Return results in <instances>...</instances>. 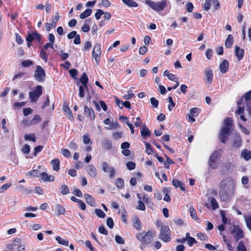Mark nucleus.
Returning <instances> with one entry per match:
<instances>
[{
	"instance_id": "nucleus-1",
	"label": "nucleus",
	"mask_w": 251,
	"mask_h": 251,
	"mask_svg": "<svg viewBox=\"0 0 251 251\" xmlns=\"http://www.w3.org/2000/svg\"><path fill=\"white\" fill-rule=\"evenodd\" d=\"M235 194V185L231 180L228 178L222 180L219 186V196L221 201H227L233 197Z\"/></svg>"
},
{
	"instance_id": "nucleus-2",
	"label": "nucleus",
	"mask_w": 251,
	"mask_h": 251,
	"mask_svg": "<svg viewBox=\"0 0 251 251\" xmlns=\"http://www.w3.org/2000/svg\"><path fill=\"white\" fill-rule=\"evenodd\" d=\"M233 122L231 118H226L224 120V126L221 128L219 134V138L222 143H226V141L228 139V136L232 132Z\"/></svg>"
},
{
	"instance_id": "nucleus-3",
	"label": "nucleus",
	"mask_w": 251,
	"mask_h": 251,
	"mask_svg": "<svg viewBox=\"0 0 251 251\" xmlns=\"http://www.w3.org/2000/svg\"><path fill=\"white\" fill-rule=\"evenodd\" d=\"M155 235V231L148 230L147 232H139L136 235V239L141 243L150 244Z\"/></svg>"
},
{
	"instance_id": "nucleus-4",
	"label": "nucleus",
	"mask_w": 251,
	"mask_h": 251,
	"mask_svg": "<svg viewBox=\"0 0 251 251\" xmlns=\"http://www.w3.org/2000/svg\"><path fill=\"white\" fill-rule=\"evenodd\" d=\"M145 3L149 5L152 10L156 12L163 10L167 6L166 0H161L157 2L151 0H146Z\"/></svg>"
},
{
	"instance_id": "nucleus-5",
	"label": "nucleus",
	"mask_w": 251,
	"mask_h": 251,
	"mask_svg": "<svg viewBox=\"0 0 251 251\" xmlns=\"http://www.w3.org/2000/svg\"><path fill=\"white\" fill-rule=\"evenodd\" d=\"M171 232L167 226H162L160 228L159 238L164 242H169L171 240Z\"/></svg>"
},
{
	"instance_id": "nucleus-6",
	"label": "nucleus",
	"mask_w": 251,
	"mask_h": 251,
	"mask_svg": "<svg viewBox=\"0 0 251 251\" xmlns=\"http://www.w3.org/2000/svg\"><path fill=\"white\" fill-rule=\"evenodd\" d=\"M42 94V86L41 85L37 86L33 91L29 93V97L31 102H36L40 96Z\"/></svg>"
},
{
	"instance_id": "nucleus-7",
	"label": "nucleus",
	"mask_w": 251,
	"mask_h": 251,
	"mask_svg": "<svg viewBox=\"0 0 251 251\" xmlns=\"http://www.w3.org/2000/svg\"><path fill=\"white\" fill-rule=\"evenodd\" d=\"M46 73L42 67L39 65L36 66L34 71V77L38 82H43L45 80Z\"/></svg>"
},
{
	"instance_id": "nucleus-8",
	"label": "nucleus",
	"mask_w": 251,
	"mask_h": 251,
	"mask_svg": "<svg viewBox=\"0 0 251 251\" xmlns=\"http://www.w3.org/2000/svg\"><path fill=\"white\" fill-rule=\"evenodd\" d=\"M101 54L100 45L99 43H96L95 44L93 51L92 56L95 59V61L97 64H100V57Z\"/></svg>"
},
{
	"instance_id": "nucleus-9",
	"label": "nucleus",
	"mask_w": 251,
	"mask_h": 251,
	"mask_svg": "<svg viewBox=\"0 0 251 251\" xmlns=\"http://www.w3.org/2000/svg\"><path fill=\"white\" fill-rule=\"evenodd\" d=\"M34 40L40 41L41 40L40 34L36 31L32 32L31 33H28L26 37V41H27V45L28 47H30L31 46V43Z\"/></svg>"
},
{
	"instance_id": "nucleus-10",
	"label": "nucleus",
	"mask_w": 251,
	"mask_h": 251,
	"mask_svg": "<svg viewBox=\"0 0 251 251\" xmlns=\"http://www.w3.org/2000/svg\"><path fill=\"white\" fill-rule=\"evenodd\" d=\"M220 155L219 151H214L210 155L208 163L209 166L213 169H215L217 168V165L216 163V160L218 158Z\"/></svg>"
},
{
	"instance_id": "nucleus-11",
	"label": "nucleus",
	"mask_w": 251,
	"mask_h": 251,
	"mask_svg": "<svg viewBox=\"0 0 251 251\" xmlns=\"http://www.w3.org/2000/svg\"><path fill=\"white\" fill-rule=\"evenodd\" d=\"M231 233L234 234L236 242L244 237V232L239 226H234Z\"/></svg>"
},
{
	"instance_id": "nucleus-12",
	"label": "nucleus",
	"mask_w": 251,
	"mask_h": 251,
	"mask_svg": "<svg viewBox=\"0 0 251 251\" xmlns=\"http://www.w3.org/2000/svg\"><path fill=\"white\" fill-rule=\"evenodd\" d=\"M84 115L91 121H94L95 119L96 116L94 110L87 105L84 106Z\"/></svg>"
},
{
	"instance_id": "nucleus-13",
	"label": "nucleus",
	"mask_w": 251,
	"mask_h": 251,
	"mask_svg": "<svg viewBox=\"0 0 251 251\" xmlns=\"http://www.w3.org/2000/svg\"><path fill=\"white\" fill-rule=\"evenodd\" d=\"M102 170L105 173L109 172V177L110 178H113L115 176V170L108 165V164L105 162H103L102 163Z\"/></svg>"
},
{
	"instance_id": "nucleus-14",
	"label": "nucleus",
	"mask_w": 251,
	"mask_h": 251,
	"mask_svg": "<svg viewBox=\"0 0 251 251\" xmlns=\"http://www.w3.org/2000/svg\"><path fill=\"white\" fill-rule=\"evenodd\" d=\"M63 110L64 112V114L68 116V119L70 121H73L74 117L73 116V112L70 109L69 104L65 101L63 103Z\"/></svg>"
},
{
	"instance_id": "nucleus-15",
	"label": "nucleus",
	"mask_w": 251,
	"mask_h": 251,
	"mask_svg": "<svg viewBox=\"0 0 251 251\" xmlns=\"http://www.w3.org/2000/svg\"><path fill=\"white\" fill-rule=\"evenodd\" d=\"M204 74L205 75V81L208 84H211L212 82L213 76L212 70L210 69H206Z\"/></svg>"
},
{
	"instance_id": "nucleus-16",
	"label": "nucleus",
	"mask_w": 251,
	"mask_h": 251,
	"mask_svg": "<svg viewBox=\"0 0 251 251\" xmlns=\"http://www.w3.org/2000/svg\"><path fill=\"white\" fill-rule=\"evenodd\" d=\"M86 171L92 177L94 178L97 176V169L93 165H88L86 167Z\"/></svg>"
},
{
	"instance_id": "nucleus-17",
	"label": "nucleus",
	"mask_w": 251,
	"mask_h": 251,
	"mask_svg": "<svg viewBox=\"0 0 251 251\" xmlns=\"http://www.w3.org/2000/svg\"><path fill=\"white\" fill-rule=\"evenodd\" d=\"M40 176L41 180L44 181L53 182L54 180V176L52 175H49L46 172H42Z\"/></svg>"
},
{
	"instance_id": "nucleus-18",
	"label": "nucleus",
	"mask_w": 251,
	"mask_h": 251,
	"mask_svg": "<svg viewBox=\"0 0 251 251\" xmlns=\"http://www.w3.org/2000/svg\"><path fill=\"white\" fill-rule=\"evenodd\" d=\"M220 72L222 74L226 73L228 70L229 68V63L226 59L223 60L222 62L220 64Z\"/></svg>"
},
{
	"instance_id": "nucleus-19",
	"label": "nucleus",
	"mask_w": 251,
	"mask_h": 251,
	"mask_svg": "<svg viewBox=\"0 0 251 251\" xmlns=\"http://www.w3.org/2000/svg\"><path fill=\"white\" fill-rule=\"evenodd\" d=\"M133 226L137 230H141L142 229V223L137 216H135L132 219Z\"/></svg>"
},
{
	"instance_id": "nucleus-20",
	"label": "nucleus",
	"mask_w": 251,
	"mask_h": 251,
	"mask_svg": "<svg viewBox=\"0 0 251 251\" xmlns=\"http://www.w3.org/2000/svg\"><path fill=\"white\" fill-rule=\"evenodd\" d=\"M41 120H42V119L41 118V117L39 115H34L33 119L30 121L29 124H27V122H28L27 121H26V122L25 121H24L23 123L25 125L29 126L31 125H36L38 123L40 122Z\"/></svg>"
},
{
	"instance_id": "nucleus-21",
	"label": "nucleus",
	"mask_w": 251,
	"mask_h": 251,
	"mask_svg": "<svg viewBox=\"0 0 251 251\" xmlns=\"http://www.w3.org/2000/svg\"><path fill=\"white\" fill-rule=\"evenodd\" d=\"M235 54L238 60H241L244 56V50L236 46L235 48Z\"/></svg>"
},
{
	"instance_id": "nucleus-22",
	"label": "nucleus",
	"mask_w": 251,
	"mask_h": 251,
	"mask_svg": "<svg viewBox=\"0 0 251 251\" xmlns=\"http://www.w3.org/2000/svg\"><path fill=\"white\" fill-rule=\"evenodd\" d=\"M84 197L87 203L88 204L94 207L96 206V202L95 201V199L92 195L88 194H86L84 195Z\"/></svg>"
},
{
	"instance_id": "nucleus-23",
	"label": "nucleus",
	"mask_w": 251,
	"mask_h": 251,
	"mask_svg": "<svg viewBox=\"0 0 251 251\" xmlns=\"http://www.w3.org/2000/svg\"><path fill=\"white\" fill-rule=\"evenodd\" d=\"M141 134L143 138L146 139L147 137L150 136L151 132L146 126L144 125L141 130Z\"/></svg>"
},
{
	"instance_id": "nucleus-24",
	"label": "nucleus",
	"mask_w": 251,
	"mask_h": 251,
	"mask_svg": "<svg viewBox=\"0 0 251 251\" xmlns=\"http://www.w3.org/2000/svg\"><path fill=\"white\" fill-rule=\"evenodd\" d=\"M172 184L176 188L179 187L182 191L185 190L184 184L180 180L173 179L172 180Z\"/></svg>"
},
{
	"instance_id": "nucleus-25",
	"label": "nucleus",
	"mask_w": 251,
	"mask_h": 251,
	"mask_svg": "<svg viewBox=\"0 0 251 251\" xmlns=\"http://www.w3.org/2000/svg\"><path fill=\"white\" fill-rule=\"evenodd\" d=\"M50 163L52 166L53 170L58 171L60 169V160L58 158H55L51 161Z\"/></svg>"
},
{
	"instance_id": "nucleus-26",
	"label": "nucleus",
	"mask_w": 251,
	"mask_h": 251,
	"mask_svg": "<svg viewBox=\"0 0 251 251\" xmlns=\"http://www.w3.org/2000/svg\"><path fill=\"white\" fill-rule=\"evenodd\" d=\"M234 42L233 38L231 34L228 35L226 41L225 46L226 48H231Z\"/></svg>"
},
{
	"instance_id": "nucleus-27",
	"label": "nucleus",
	"mask_w": 251,
	"mask_h": 251,
	"mask_svg": "<svg viewBox=\"0 0 251 251\" xmlns=\"http://www.w3.org/2000/svg\"><path fill=\"white\" fill-rule=\"evenodd\" d=\"M40 175V172L37 170H32L29 172H28L26 174V176H28V177H38Z\"/></svg>"
},
{
	"instance_id": "nucleus-28",
	"label": "nucleus",
	"mask_w": 251,
	"mask_h": 251,
	"mask_svg": "<svg viewBox=\"0 0 251 251\" xmlns=\"http://www.w3.org/2000/svg\"><path fill=\"white\" fill-rule=\"evenodd\" d=\"M242 155L246 160L251 159V151L244 149L242 151Z\"/></svg>"
},
{
	"instance_id": "nucleus-29",
	"label": "nucleus",
	"mask_w": 251,
	"mask_h": 251,
	"mask_svg": "<svg viewBox=\"0 0 251 251\" xmlns=\"http://www.w3.org/2000/svg\"><path fill=\"white\" fill-rule=\"evenodd\" d=\"M145 144L147 153L149 155L153 154L154 153V149L151 145L148 142H145Z\"/></svg>"
},
{
	"instance_id": "nucleus-30",
	"label": "nucleus",
	"mask_w": 251,
	"mask_h": 251,
	"mask_svg": "<svg viewBox=\"0 0 251 251\" xmlns=\"http://www.w3.org/2000/svg\"><path fill=\"white\" fill-rule=\"evenodd\" d=\"M89 79L87 74L85 73H84L81 75V77L79 78V81L81 83L82 85L88 84Z\"/></svg>"
},
{
	"instance_id": "nucleus-31",
	"label": "nucleus",
	"mask_w": 251,
	"mask_h": 251,
	"mask_svg": "<svg viewBox=\"0 0 251 251\" xmlns=\"http://www.w3.org/2000/svg\"><path fill=\"white\" fill-rule=\"evenodd\" d=\"M201 112V109L199 108L194 107L190 109V114L193 117H197L199 113Z\"/></svg>"
},
{
	"instance_id": "nucleus-32",
	"label": "nucleus",
	"mask_w": 251,
	"mask_h": 251,
	"mask_svg": "<svg viewBox=\"0 0 251 251\" xmlns=\"http://www.w3.org/2000/svg\"><path fill=\"white\" fill-rule=\"evenodd\" d=\"M123 2L129 7H136L138 3L133 0H122Z\"/></svg>"
},
{
	"instance_id": "nucleus-33",
	"label": "nucleus",
	"mask_w": 251,
	"mask_h": 251,
	"mask_svg": "<svg viewBox=\"0 0 251 251\" xmlns=\"http://www.w3.org/2000/svg\"><path fill=\"white\" fill-rule=\"evenodd\" d=\"M210 202L212 207V209L215 210L219 208V204L217 201L216 200L214 197H211L209 198Z\"/></svg>"
},
{
	"instance_id": "nucleus-34",
	"label": "nucleus",
	"mask_w": 251,
	"mask_h": 251,
	"mask_svg": "<svg viewBox=\"0 0 251 251\" xmlns=\"http://www.w3.org/2000/svg\"><path fill=\"white\" fill-rule=\"evenodd\" d=\"M25 140L28 141H32L35 142L36 137L34 134H25L24 137Z\"/></svg>"
},
{
	"instance_id": "nucleus-35",
	"label": "nucleus",
	"mask_w": 251,
	"mask_h": 251,
	"mask_svg": "<svg viewBox=\"0 0 251 251\" xmlns=\"http://www.w3.org/2000/svg\"><path fill=\"white\" fill-rule=\"evenodd\" d=\"M115 185L117 188L122 189L125 185L124 179L122 178H117L115 181Z\"/></svg>"
},
{
	"instance_id": "nucleus-36",
	"label": "nucleus",
	"mask_w": 251,
	"mask_h": 251,
	"mask_svg": "<svg viewBox=\"0 0 251 251\" xmlns=\"http://www.w3.org/2000/svg\"><path fill=\"white\" fill-rule=\"evenodd\" d=\"M92 10L91 9H87L84 12L81 13L80 15V18L84 19L89 16L92 13Z\"/></svg>"
},
{
	"instance_id": "nucleus-37",
	"label": "nucleus",
	"mask_w": 251,
	"mask_h": 251,
	"mask_svg": "<svg viewBox=\"0 0 251 251\" xmlns=\"http://www.w3.org/2000/svg\"><path fill=\"white\" fill-rule=\"evenodd\" d=\"M56 210L57 211V214L59 215L65 214L66 213V210L65 208L60 204L56 205L55 207Z\"/></svg>"
},
{
	"instance_id": "nucleus-38",
	"label": "nucleus",
	"mask_w": 251,
	"mask_h": 251,
	"mask_svg": "<svg viewBox=\"0 0 251 251\" xmlns=\"http://www.w3.org/2000/svg\"><path fill=\"white\" fill-rule=\"evenodd\" d=\"M58 243L61 245H63L66 246L69 245V241L68 240H64L62 239L60 236H57L55 238Z\"/></svg>"
},
{
	"instance_id": "nucleus-39",
	"label": "nucleus",
	"mask_w": 251,
	"mask_h": 251,
	"mask_svg": "<svg viewBox=\"0 0 251 251\" xmlns=\"http://www.w3.org/2000/svg\"><path fill=\"white\" fill-rule=\"evenodd\" d=\"M83 142L85 145H91L92 144V141H91L89 135L88 134H84L83 136Z\"/></svg>"
},
{
	"instance_id": "nucleus-40",
	"label": "nucleus",
	"mask_w": 251,
	"mask_h": 251,
	"mask_svg": "<svg viewBox=\"0 0 251 251\" xmlns=\"http://www.w3.org/2000/svg\"><path fill=\"white\" fill-rule=\"evenodd\" d=\"M61 193L62 195H67L70 193V190L67 185L63 184L60 188Z\"/></svg>"
},
{
	"instance_id": "nucleus-41",
	"label": "nucleus",
	"mask_w": 251,
	"mask_h": 251,
	"mask_svg": "<svg viewBox=\"0 0 251 251\" xmlns=\"http://www.w3.org/2000/svg\"><path fill=\"white\" fill-rule=\"evenodd\" d=\"M95 213L98 217L100 218H103L106 216L105 213L100 209H96Z\"/></svg>"
},
{
	"instance_id": "nucleus-42",
	"label": "nucleus",
	"mask_w": 251,
	"mask_h": 251,
	"mask_svg": "<svg viewBox=\"0 0 251 251\" xmlns=\"http://www.w3.org/2000/svg\"><path fill=\"white\" fill-rule=\"evenodd\" d=\"M33 62L30 60H25L22 62L21 65L24 68H26L32 65Z\"/></svg>"
},
{
	"instance_id": "nucleus-43",
	"label": "nucleus",
	"mask_w": 251,
	"mask_h": 251,
	"mask_svg": "<svg viewBox=\"0 0 251 251\" xmlns=\"http://www.w3.org/2000/svg\"><path fill=\"white\" fill-rule=\"evenodd\" d=\"M189 212L191 217L195 220H198L197 214L195 209L193 207L189 208Z\"/></svg>"
},
{
	"instance_id": "nucleus-44",
	"label": "nucleus",
	"mask_w": 251,
	"mask_h": 251,
	"mask_svg": "<svg viewBox=\"0 0 251 251\" xmlns=\"http://www.w3.org/2000/svg\"><path fill=\"white\" fill-rule=\"evenodd\" d=\"M111 5L110 2L108 0H102L99 3L100 7H103L105 8L109 7Z\"/></svg>"
},
{
	"instance_id": "nucleus-45",
	"label": "nucleus",
	"mask_w": 251,
	"mask_h": 251,
	"mask_svg": "<svg viewBox=\"0 0 251 251\" xmlns=\"http://www.w3.org/2000/svg\"><path fill=\"white\" fill-rule=\"evenodd\" d=\"M103 147L106 150H110L112 148V142L108 140H105L103 143Z\"/></svg>"
},
{
	"instance_id": "nucleus-46",
	"label": "nucleus",
	"mask_w": 251,
	"mask_h": 251,
	"mask_svg": "<svg viewBox=\"0 0 251 251\" xmlns=\"http://www.w3.org/2000/svg\"><path fill=\"white\" fill-rule=\"evenodd\" d=\"M168 101L170 103L168 105V109L170 111H172L173 108L175 106L176 103L173 101V98L172 97H168Z\"/></svg>"
},
{
	"instance_id": "nucleus-47",
	"label": "nucleus",
	"mask_w": 251,
	"mask_h": 251,
	"mask_svg": "<svg viewBox=\"0 0 251 251\" xmlns=\"http://www.w3.org/2000/svg\"><path fill=\"white\" fill-rule=\"evenodd\" d=\"M40 56L45 62H47L48 59V54L43 49H42L41 50Z\"/></svg>"
},
{
	"instance_id": "nucleus-48",
	"label": "nucleus",
	"mask_w": 251,
	"mask_h": 251,
	"mask_svg": "<svg viewBox=\"0 0 251 251\" xmlns=\"http://www.w3.org/2000/svg\"><path fill=\"white\" fill-rule=\"evenodd\" d=\"M212 0H205V2L203 6L205 11H207L210 9Z\"/></svg>"
},
{
	"instance_id": "nucleus-49",
	"label": "nucleus",
	"mask_w": 251,
	"mask_h": 251,
	"mask_svg": "<svg viewBox=\"0 0 251 251\" xmlns=\"http://www.w3.org/2000/svg\"><path fill=\"white\" fill-rule=\"evenodd\" d=\"M136 209L142 211H144L146 209V206L144 203L142 201H138V205L136 206Z\"/></svg>"
},
{
	"instance_id": "nucleus-50",
	"label": "nucleus",
	"mask_w": 251,
	"mask_h": 251,
	"mask_svg": "<svg viewBox=\"0 0 251 251\" xmlns=\"http://www.w3.org/2000/svg\"><path fill=\"white\" fill-rule=\"evenodd\" d=\"M150 101L152 105V107L157 108L158 105V100H156L154 97H151L150 99Z\"/></svg>"
},
{
	"instance_id": "nucleus-51",
	"label": "nucleus",
	"mask_w": 251,
	"mask_h": 251,
	"mask_svg": "<svg viewBox=\"0 0 251 251\" xmlns=\"http://www.w3.org/2000/svg\"><path fill=\"white\" fill-rule=\"evenodd\" d=\"M237 251H247L246 247L242 241L239 242L237 246Z\"/></svg>"
},
{
	"instance_id": "nucleus-52",
	"label": "nucleus",
	"mask_w": 251,
	"mask_h": 251,
	"mask_svg": "<svg viewBox=\"0 0 251 251\" xmlns=\"http://www.w3.org/2000/svg\"><path fill=\"white\" fill-rule=\"evenodd\" d=\"M11 185H12V184L11 183H6L2 185L0 187V193H3L5 190L7 189Z\"/></svg>"
},
{
	"instance_id": "nucleus-53",
	"label": "nucleus",
	"mask_w": 251,
	"mask_h": 251,
	"mask_svg": "<svg viewBox=\"0 0 251 251\" xmlns=\"http://www.w3.org/2000/svg\"><path fill=\"white\" fill-rule=\"evenodd\" d=\"M85 246L88 248L90 251H96L95 248L93 246L91 242L89 240H87L85 241Z\"/></svg>"
},
{
	"instance_id": "nucleus-54",
	"label": "nucleus",
	"mask_w": 251,
	"mask_h": 251,
	"mask_svg": "<svg viewBox=\"0 0 251 251\" xmlns=\"http://www.w3.org/2000/svg\"><path fill=\"white\" fill-rule=\"evenodd\" d=\"M127 212L124 209V211L122 212L121 214V218L122 221L127 224Z\"/></svg>"
},
{
	"instance_id": "nucleus-55",
	"label": "nucleus",
	"mask_w": 251,
	"mask_h": 251,
	"mask_svg": "<svg viewBox=\"0 0 251 251\" xmlns=\"http://www.w3.org/2000/svg\"><path fill=\"white\" fill-rule=\"evenodd\" d=\"M127 168L129 170H132L135 168L136 164L134 162L129 161L126 164Z\"/></svg>"
},
{
	"instance_id": "nucleus-56",
	"label": "nucleus",
	"mask_w": 251,
	"mask_h": 251,
	"mask_svg": "<svg viewBox=\"0 0 251 251\" xmlns=\"http://www.w3.org/2000/svg\"><path fill=\"white\" fill-rule=\"evenodd\" d=\"M197 237L201 241H206L208 239L207 236L203 233L199 232L197 234Z\"/></svg>"
},
{
	"instance_id": "nucleus-57",
	"label": "nucleus",
	"mask_w": 251,
	"mask_h": 251,
	"mask_svg": "<svg viewBox=\"0 0 251 251\" xmlns=\"http://www.w3.org/2000/svg\"><path fill=\"white\" fill-rule=\"evenodd\" d=\"M211 3L213 5L214 10H218L220 8V4L218 0H212Z\"/></svg>"
},
{
	"instance_id": "nucleus-58",
	"label": "nucleus",
	"mask_w": 251,
	"mask_h": 251,
	"mask_svg": "<svg viewBox=\"0 0 251 251\" xmlns=\"http://www.w3.org/2000/svg\"><path fill=\"white\" fill-rule=\"evenodd\" d=\"M22 151L25 154H28L30 152V148L28 144H25L22 148Z\"/></svg>"
},
{
	"instance_id": "nucleus-59",
	"label": "nucleus",
	"mask_w": 251,
	"mask_h": 251,
	"mask_svg": "<svg viewBox=\"0 0 251 251\" xmlns=\"http://www.w3.org/2000/svg\"><path fill=\"white\" fill-rule=\"evenodd\" d=\"M26 104L25 101L16 102L14 103L13 106L15 108H20Z\"/></svg>"
},
{
	"instance_id": "nucleus-60",
	"label": "nucleus",
	"mask_w": 251,
	"mask_h": 251,
	"mask_svg": "<svg viewBox=\"0 0 251 251\" xmlns=\"http://www.w3.org/2000/svg\"><path fill=\"white\" fill-rule=\"evenodd\" d=\"M92 47V44L90 41H86L84 44L83 50H89Z\"/></svg>"
},
{
	"instance_id": "nucleus-61",
	"label": "nucleus",
	"mask_w": 251,
	"mask_h": 251,
	"mask_svg": "<svg viewBox=\"0 0 251 251\" xmlns=\"http://www.w3.org/2000/svg\"><path fill=\"white\" fill-rule=\"evenodd\" d=\"M68 147L73 150H76L77 149V145L75 142L72 141L68 144Z\"/></svg>"
},
{
	"instance_id": "nucleus-62",
	"label": "nucleus",
	"mask_w": 251,
	"mask_h": 251,
	"mask_svg": "<svg viewBox=\"0 0 251 251\" xmlns=\"http://www.w3.org/2000/svg\"><path fill=\"white\" fill-rule=\"evenodd\" d=\"M62 154L66 157H71V154L68 149H63L61 150Z\"/></svg>"
},
{
	"instance_id": "nucleus-63",
	"label": "nucleus",
	"mask_w": 251,
	"mask_h": 251,
	"mask_svg": "<svg viewBox=\"0 0 251 251\" xmlns=\"http://www.w3.org/2000/svg\"><path fill=\"white\" fill-rule=\"evenodd\" d=\"M106 224L110 228H112L114 226L113 219L111 217H108L106 220Z\"/></svg>"
},
{
	"instance_id": "nucleus-64",
	"label": "nucleus",
	"mask_w": 251,
	"mask_h": 251,
	"mask_svg": "<svg viewBox=\"0 0 251 251\" xmlns=\"http://www.w3.org/2000/svg\"><path fill=\"white\" fill-rule=\"evenodd\" d=\"M187 241L188 246L190 247H192L194 245V244L197 243V241L196 240V239L192 237H191V238H189L187 240Z\"/></svg>"
}]
</instances>
